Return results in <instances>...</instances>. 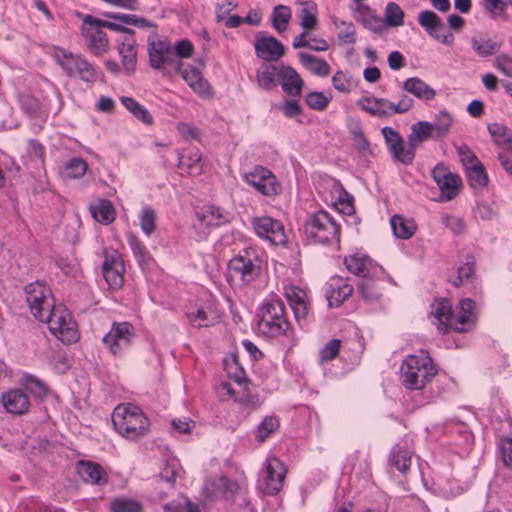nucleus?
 Wrapping results in <instances>:
<instances>
[{
	"instance_id": "nucleus-58",
	"label": "nucleus",
	"mask_w": 512,
	"mask_h": 512,
	"mask_svg": "<svg viewBox=\"0 0 512 512\" xmlns=\"http://www.w3.org/2000/svg\"><path fill=\"white\" fill-rule=\"evenodd\" d=\"M84 22L85 23L96 24L98 26H101L102 28H107L109 30H112V31H115V32H119L122 35L134 34V30H132L130 28H127V27H125V26H123V25H121L119 23L112 22V21L101 20V19H98V18H94L92 16H86L85 19H84Z\"/></svg>"
},
{
	"instance_id": "nucleus-19",
	"label": "nucleus",
	"mask_w": 512,
	"mask_h": 512,
	"mask_svg": "<svg viewBox=\"0 0 512 512\" xmlns=\"http://www.w3.org/2000/svg\"><path fill=\"white\" fill-rule=\"evenodd\" d=\"M290 309L294 313L296 322L300 327H304L311 319L310 315V297L307 286H295L290 283Z\"/></svg>"
},
{
	"instance_id": "nucleus-33",
	"label": "nucleus",
	"mask_w": 512,
	"mask_h": 512,
	"mask_svg": "<svg viewBox=\"0 0 512 512\" xmlns=\"http://www.w3.org/2000/svg\"><path fill=\"white\" fill-rule=\"evenodd\" d=\"M186 316L194 327H208L214 324L219 318L212 304L193 308L187 311Z\"/></svg>"
},
{
	"instance_id": "nucleus-55",
	"label": "nucleus",
	"mask_w": 512,
	"mask_h": 512,
	"mask_svg": "<svg viewBox=\"0 0 512 512\" xmlns=\"http://www.w3.org/2000/svg\"><path fill=\"white\" fill-rule=\"evenodd\" d=\"M415 152L416 149L414 146H410L409 143L406 146L403 141L395 150L391 151L390 154L395 162L410 165L415 158Z\"/></svg>"
},
{
	"instance_id": "nucleus-54",
	"label": "nucleus",
	"mask_w": 512,
	"mask_h": 512,
	"mask_svg": "<svg viewBox=\"0 0 512 512\" xmlns=\"http://www.w3.org/2000/svg\"><path fill=\"white\" fill-rule=\"evenodd\" d=\"M103 276L108 283V285L113 288L117 289L122 287L124 283V272L125 267L124 264H116V267L113 268H103Z\"/></svg>"
},
{
	"instance_id": "nucleus-18",
	"label": "nucleus",
	"mask_w": 512,
	"mask_h": 512,
	"mask_svg": "<svg viewBox=\"0 0 512 512\" xmlns=\"http://www.w3.org/2000/svg\"><path fill=\"white\" fill-rule=\"evenodd\" d=\"M256 234L267 239L272 245L283 246L287 244L285 228L281 222L270 217H260L253 220Z\"/></svg>"
},
{
	"instance_id": "nucleus-30",
	"label": "nucleus",
	"mask_w": 512,
	"mask_h": 512,
	"mask_svg": "<svg viewBox=\"0 0 512 512\" xmlns=\"http://www.w3.org/2000/svg\"><path fill=\"white\" fill-rule=\"evenodd\" d=\"M473 52L481 58L495 55L501 48L502 43L492 39L487 33H477L470 39Z\"/></svg>"
},
{
	"instance_id": "nucleus-29",
	"label": "nucleus",
	"mask_w": 512,
	"mask_h": 512,
	"mask_svg": "<svg viewBox=\"0 0 512 512\" xmlns=\"http://www.w3.org/2000/svg\"><path fill=\"white\" fill-rule=\"evenodd\" d=\"M353 17L365 29L373 33H382L385 30L384 20L363 3H358V5L354 7Z\"/></svg>"
},
{
	"instance_id": "nucleus-17",
	"label": "nucleus",
	"mask_w": 512,
	"mask_h": 512,
	"mask_svg": "<svg viewBox=\"0 0 512 512\" xmlns=\"http://www.w3.org/2000/svg\"><path fill=\"white\" fill-rule=\"evenodd\" d=\"M245 181L264 196H273L281 191L276 177L268 169L256 166L244 175Z\"/></svg>"
},
{
	"instance_id": "nucleus-24",
	"label": "nucleus",
	"mask_w": 512,
	"mask_h": 512,
	"mask_svg": "<svg viewBox=\"0 0 512 512\" xmlns=\"http://www.w3.org/2000/svg\"><path fill=\"white\" fill-rule=\"evenodd\" d=\"M83 36L88 49L95 55L101 56L109 50V39L107 34L101 30V26L93 23H85Z\"/></svg>"
},
{
	"instance_id": "nucleus-9",
	"label": "nucleus",
	"mask_w": 512,
	"mask_h": 512,
	"mask_svg": "<svg viewBox=\"0 0 512 512\" xmlns=\"http://www.w3.org/2000/svg\"><path fill=\"white\" fill-rule=\"evenodd\" d=\"M57 63L69 77H78L86 83H94L97 79L95 67L81 55L61 51L57 54Z\"/></svg>"
},
{
	"instance_id": "nucleus-10",
	"label": "nucleus",
	"mask_w": 512,
	"mask_h": 512,
	"mask_svg": "<svg viewBox=\"0 0 512 512\" xmlns=\"http://www.w3.org/2000/svg\"><path fill=\"white\" fill-rule=\"evenodd\" d=\"M135 336V329L131 323L114 322L102 338V343L111 354L122 355L130 348Z\"/></svg>"
},
{
	"instance_id": "nucleus-6",
	"label": "nucleus",
	"mask_w": 512,
	"mask_h": 512,
	"mask_svg": "<svg viewBox=\"0 0 512 512\" xmlns=\"http://www.w3.org/2000/svg\"><path fill=\"white\" fill-rule=\"evenodd\" d=\"M414 105V100L407 95L393 103L385 98L363 97L357 101V106L363 111L376 117H388L393 114H402L409 111Z\"/></svg>"
},
{
	"instance_id": "nucleus-2",
	"label": "nucleus",
	"mask_w": 512,
	"mask_h": 512,
	"mask_svg": "<svg viewBox=\"0 0 512 512\" xmlns=\"http://www.w3.org/2000/svg\"><path fill=\"white\" fill-rule=\"evenodd\" d=\"M112 423L122 437L135 441L148 433L150 422L143 411L133 404H120L112 413Z\"/></svg>"
},
{
	"instance_id": "nucleus-62",
	"label": "nucleus",
	"mask_w": 512,
	"mask_h": 512,
	"mask_svg": "<svg viewBox=\"0 0 512 512\" xmlns=\"http://www.w3.org/2000/svg\"><path fill=\"white\" fill-rule=\"evenodd\" d=\"M341 347V341L338 339H332L324 345L319 352V358L321 362H327L334 359Z\"/></svg>"
},
{
	"instance_id": "nucleus-37",
	"label": "nucleus",
	"mask_w": 512,
	"mask_h": 512,
	"mask_svg": "<svg viewBox=\"0 0 512 512\" xmlns=\"http://www.w3.org/2000/svg\"><path fill=\"white\" fill-rule=\"evenodd\" d=\"M128 243L141 269H150L154 264V259L146 246L133 235L129 236Z\"/></svg>"
},
{
	"instance_id": "nucleus-41",
	"label": "nucleus",
	"mask_w": 512,
	"mask_h": 512,
	"mask_svg": "<svg viewBox=\"0 0 512 512\" xmlns=\"http://www.w3.org/2000/svg\"><path fill=\"white\" fill-rule=\"evenodd\" d=\"M280 427L278 418L274 415H268L257 425L254 430V436L258 443H263L273 436Z\"/></svg>"
},
{
	"instance_id": "nucleus-64",
	"label": "nucleus",
	"mask_w": 512,
	"mask_h": 512,
	"mask_svg": "<svg viewBox=\"0 0 512 512\" xmlns=\"http://www.w3.org/2000/svg\"><path fill=\"white\" fill-rule=\"evenodd\" d=\"M499 456L505 467L512 469V439H502L499 443Z\"/></svg>"
},
{
	"instance_id": "nucleus-3",
	"label": "nucleus",
	"mask_w": 512,
	"mask_h": 512,
	"mask_svg": "<svg viewBox=\"0 0 512 512\" xmlns=\"http://www.w3.org/2000/svg\"><path fill=\"white\" fill-rule=\"evenodd\" d=\"M400 370L402 384L410 390L423 389L437 372L431 357L423 350L408 355Z\"/></svg>"
},
{
	"instance_id": "nucleus-27",
	"label": "nucleus",
	"mask_w": 512,
	"mask_h": 512,
	"mask_svg": "<svg viewBox=\"0 0 512 512\" xmlns=\"http://www.w3.org/2000/svg\"><path fill=\"white\" fill-rule=\"evenodd\" d=\"M0 402L7 413L23 415L28 412L30 401L28 395L20 388L2 393Z\"/></svg>"
},
{
	"instance_id": "nucleus-15",
	"label": "nucleus",
	"mask_w": 512,
	"mask_h": 512,
	"mask_svg": "<svg viewBox=\"0 0 512 512\" xmlns=\"http://www.w3.org/2000/svg\"><path fill=\"white\" fill-rule=\"evenodd\" d=\"M210 486L213 497H224L227 500H231L237 507L248 506L245 489L238 483L226 477H218L212 482L207 483L205 488L210 490Z\"/></svg>"
},
{
	"instance_id": "nucleus-61",
	"label": "nucleus",
	"mask_w": 512,
	"mask_h": 512,
	"mask_svg": "<svg viewBox=\"0 0 512 512\" xmlns=\"http://www.w3.org/2000/svg\"><path fill=\"white\" fill-rule=\"evenodd\" d=\"M381 132L389 152L395 150L404 141L400 133L392 127L385 126Z\"/></svg>"
},
{
	"instance_id": "nucleus-11",
	"label": "nucleus",
	"mask_w": 512,
	"mask_h": 512,
	"mask_svg": "<svg viewBox=\"0 0 512 512\" xmlns=\"http://www.w3.org/2000/svg\"><path fill=\"white\" fill-rule=\"evenodd\" d=\"M321 189L320 193L324 200L339 212L345 215H351L354 212V198L344 189L340 181L335 178H326L323 180Z\"/></svg>"
},
{
	"instance_id": "nucleus-60",
	"label": "nucleus",
	"mask_w": 512,
	"mask_h": 512,
	"mask_svg": "<svg viewBox=\"0 0 512 512\" xmlns=\"http://www.w3.org/2000/svg\"><path fill=\"white\" fill-rule=\"evenodd\" d=\"M458 157L463 167L466 169L476 166L481 162L467 145H461L457 149Z\"/></svg>"
},
{
	"instance_id": "nucleus-52",
	"label": "nucleus",
	"mask_w": 512,
	"mask_h": 512,
	"mask_svg": "<svg viewBox=\"0 0 512 512\" xmlns=\"http://www.w3.org/2000/svg\"><path fill=\"white\" fill-rule=\"evenodd\" d=\"M88 164L81 158H72L64 166V175L70 179H79L85 175Z\"/></svg>"
},
{
	"instance_id": "nucleus-50",
	"label": "nucleus",
	"mask_w": 512,
	"mask_h": 512,
	"mask_svg": "<svg viewBox=\"0 0 512 512\" xmlns=\"http://www.w3.org/2000/svg\"><path fill=\"white\" fill-rule=\"evenodd\" d=\"M139 223L142 232L146 236H150L156 228V213L150 206H144L139 213Z\"/></svg>"
},
{
	"instance_id": "nucleus-7",
	"label": "nucleus",
	"mask_w": 512,
	"mask_h": 512,
	"mask_svg": "<svg viewBox=\"0 0 512 512\" xmlns=\"http://www.w3.org/2000/svg\"><path fill=\"white\" fill-rule=\"evenodd\" d=\"M42 322H46L51 333L63 343H74L79 338L76 322L62 307H55Z\"/></svg>"
},
{
	"instance_id": "nucleus-46",
	"label": "nucleus",
	"mask_w": 512,
	"mask_h": 512,
	"mask_svg": "<svg viewBox=\"0 0 512 512\" xmlns=\"http://www.w3.org/2000/svg\"><path fill=\"white\" fill-rule=\"evenodd\" d=\"M121 103L129 112H131L137 119H139L143 123H153V117L151 116V114L144 106L138 103L135 99L131 97H122Z\"/></svg>"
},
{
	"instance_id": "nucleus-34",
	"label": "nucleus",
	"mask_w": 512,
	"mask_h": 512,
	"mask_svg": "<svg viewBox=\"0 0 512 512\" xmlns=\"http://www.w3.org/2000/svg\"><path fill=\"white\" fill-rule=\"evenodd\" d=\"M402 88L407 93L412 94L422 101H431L436 96V91L418 77L406 79L402 84Z\"/></svg>"
},
{
	"instance_id": "nucleus-28",
	"label": "nucleus",
	"mask_w": 512,
	"mask_h": 512,
	"mask_svg": "<svg viewBox=\"0 0 512 512\" xmlns=\"http://www.w3.org/2000/svg\"><path fill=\"white\" fill-rule=\"evenodd\" d=\"M178 69L183 80L196 94L201 97L212 95L210 84L203 78L201 72L196 67L189 64H180Z\"/></svg>"
},
{
	"instance_id": "nucleus-22",
	"label": "nucleus",
	"mask_w": 512,
	"mask_h": 512,
	"mask_svg": "<svg viewBox=\"0 0 512 512\" xmlns=\"http://www.w3.org/2000/svg\"><path fill=\"white\" fill-rule=\"evenodd\" d=\"M254 47L256 56L267 62L277 61L285 53V47L280 41L263 32L256 35Z\"/></svg>"
},
{
	"instance_id": "nucleus-32",
	"label": "nucleus",
	"mask_w": 512,
	"mask_h": 512,
	"mask_svg": "<svg viewBox=\"0 0 512 512\" xmlns=\"http://www.w3.org/2000/svg\"><path fill=\"white\" fill-rule=\"evenodd\" d=\"M413 454V450L407 443H399L393 447L389 462L399 472L406 473L412 464Z\"/></svg>"
},
{
	"instance_id": "nucleus-16",
	"label": "nucleus",
	"mask_w": 512,
	"mask_h": 512,
	"mask_svg": "<svg viewBox=\"0 0 512 512\" xmlns=\"http://www.w3.org/2000/svg\"><path fill=\"white\" fill-rule=\"evenodd\" d=\"M418 22L436 41L448 46L454 43L453 33L445 27L442 19L433 11H421L418 15Z\"/></svg>"
},
{
	"instance_id": "nucleus-43",
	"label": "nucleus",
	"mask_w": 512,
	"mask_h": 512,
	"mask_svg": "<svg viewBox=\"0 0 512 512\" xmlns=\"http://www.w3.org/2000/svg\"><path fill=\"white\" fill-rule=\"evenodd\" d=\"M434 131V138L441 139L446 137L453 124V116L446 109L438 111L431 122Z\"/></svg>"
},
{
	"instance_id": "nucleus-63",
	"label": "nucleus",
	"mask_w": 512,
	"mask_h": 512,
	"mask_svg": "<svg viewBox=\"0 0 512 512\" xmlns=\"http://www.w3.org/2000/svg\"><path fill=\"white\" fill-rule=\"evenodd\" d=\"M493 67L506 77L512 78V57L502 53L495 57Z\"/></svg>"
},
{
	"instance_id": "nucleus-8",
	"label": "nucleus",
	"mask_w": 512,
	"mask_h": 512,
	"mask_svg": "<svg viewBox=\"0 0 512 512\" xmlns=\"http://www.w3.org/2000/svg\"><path fill=\"white\" fill-rule=\"evenodd\" d=\"M26 301L33 316L39 321L55 308L51 290L42 282L30 283L25 287Z\"/></svg>"
},
{
	"instance_id": "nucleus-53",
	"label": "nucleus",
	"mask_w": 512,
	"mask_h": 512,
	"mask_svg": "<svg viewBox=\"0 0 512 512\" xmlns=\"http://www.w3.org/2000/svg\"><path fill=\"white\" fill-rule=\"evenodd\" d=\"M488 131L496 144L507 147L511 145L512 134L503 124L492 123L488 125Z\"/></svg>"
},
{
	"instance_id": "nucleus-47",
	"label": "nucleus",
	"mask_w": 512,
	"mask_h": 512,
	"mask_svg": "<svg viewBox=\"0 0 512 512\" xmlns=\"http://www.w3.org/2000/svg\"><path fill=\"white\" fill-rule=\"evenodd\" d=\"M385 28L399 27L404 24V12L401 7L395 2H389L385 7L384 12Z\"/></svg>"
},
{
	"instance_id": "nucleus-20",
	"label": "nucleus",
	"mask_w": 512,
	"mask_h": 512,
	"mask_svg": "<svg viewBox=\"0 0 512 512\" xmlns=\"http://www.w3.org/2000/svg\"><path fill=\"white\" fill-rule=\"evenodd\" d=\"M258 84L265 90H271L281 85L283 92L288 95V68L273 64H263L257 72Z\"/></svg>"
},
{
	"instance_id": "nucleus-57",
	"label": "nucleus",
	"mask_w": 512,
	"mask_h": 512,
	"mask_svg": "<svg viewBox=\"0 0 512 512\" xmlns=\"http://www.w3.org/2000/svg\"><path fill=\"white\" fill-rule=\"evenodd\" d=\"M271 22L273 28L281 33L288 28V9L284 5H278L274 8L271 15Z\"/></svg>"
},
{
	"instance_id": "nucleus-38",
	"label": "nucleus",
	"mask_w": 512,
	"mask_h": 512,
	"mask_svg": "<svg viewBox=\"0 0 512 512\" xmlns=\"http://www.w3.org/2000/svg\"><path fill=\"white\" fill-rule=\"evenodd\" d=\"M298 57L302 66L314 75L325 77L329 74L330 66L325 60L305 52H299Z\"/></svg>"
},
{
	"instance_id": "nucleus-40",
	"label": "nucleus",
	"mask_w": 512,
	"mask_h": 512,
	"mask_svg": "<svg viewBox=\"0 0 512 512\" xmlns=\"http://www.w3.org/2000/svg\"><path fill=\"white\" fill-rule=\"evenodd\" d=\"M301 8L296 13L300 26L305 30H313L317 24V6L313 1L299 2Z\"/></svg>"
},
{
	"instance_id": "nucleus-39",
	"label": "nucleus",
	"mask_w": 512,
	"mask_h": 512,
	"mask_svg": "<svg viewBox=\"0 0 512 512\" xmlns=\"http://www.w3.org/2000/svg\"><path fill=\"white\" fill-rule=\"evenodd\" d=\"M393 234L397 238L409 239L412 237L417 229L414 220L407 219L401 215H394L390 220Z\"/></svg>"
},
{
	"instance_id": "nucleus-45",
	"label": "nucleus",
	"mask_w": 512,
	"mask_h": 512,
	"mask_svg": "<svg viewBox=\"0 0 512 512\" xmlns=\"http://www.w3.org/2000/svg\"><path fill=\"white\" fill-rule=\"evenodd\" d=\"M180 168L186 170L190 175H199L203 168L201 154L198 150H191L179 157Z\"/></svg>"
},
{
	"instance_id": "nucleus-13",
	"label": "nucleus",
	"mask_w": 512,
	"mask_h": 512,
	"mask_svg": "<svg viewBox=\"0 0 512 512\" xmlns=\"http://www.w3.org/2000/svg\"><path fill=\"white\" fill-rule=\"evenodd\" d=\"M286 472L287 470L280 460L276 458L267 460L265 468L259 476L258 488L266 494L274 495L278 493L284 482Z\"/></svg>"
},
{
	"instance_id": "nucleus-49",
	"label": "nucleus",
	"mask_w": 512,
	"mask_h": 512,
	"mask_svg": "<svg viewBox=\"0 0 512 512\" xmlns=\"http://www.w3.org/2000/svg\"><path fill=\"white\" fill-rule=\"evenodd\" d=\"M332 96L324 92L311 91L306 94L304 100L306 105L315 111H324L331 102Z\"/></svg>"
},
{
	"instance_id": "nucleus-31",
	"label": "nucleus",
	"mask_w": 512,
	"mask_h": 512,
	"mask_svg": "<svg viewBox=\"0 0 512 512\" xmlns=\"http://www.w3.org/2000/svg\"><path fill=\"white\" fill-rule=\"evenodd\" d=\"M197 216L199 223L205 228L218 227L229 222V213L213 205L204 206Z\"/></svg>"
},
{
	"instance_id": "nucleus-35",
	"label": "nucleus",
	"mask_w": 512,
	"mask_h": 512,
	"mask_svg": "<svg viewBox=\"0 0 512 512\" xmlns=\"http://www.w3.org/2000/svg\"><path fill=\"white\" fill-rule=\"evenodd\" d=\"M77 466L78 474L84 481L98 485L107 482V474L101 465L91 461H79Z\"/></svg>"
},
{
	"instance_id": "nucleus-1",
	"label": "nucleus",
	"mask_w": 512,
	"mask_h": 512,
	"mask_svg": "<svg viewBox=\"0 0 512 512\" xmlns=\"http://www.w3.org/2000/svg\"><path fill=\"white\" fill-rule=\"evenodd\" d=\"M430 319L441 333L449 330L467 332L472 329L476 320L475 303L469 298L462 299L453 312L449 300H435L431 305Z\"/></svg>"
},
{
	"instance_id": "nucleus-59",
	"label": "nucleus",
	"mask_w": 512,
	"mask_h": 512,
	"mask_svg": "<svg viewBox=\"0 0 512 512\" xmlns=\"http://www.w3.org/2000/svg\"><path fill=\"white\" fill-rule=\"evenodd\" d=\"M20 104L22 110L30 117H42L43 113L41 111L40 104L36 98L29 95H24L20 98Z\"/></svg>"
},
{
	"instance_id": "nucleus-5",
	"label": "nucleus",
	"mask_w": 512,
	"mask_h": 512,
	"mask_svg": "<svg viewBox=\"0 0 512 512\" xmlns=\"http://www.w3.org/2000/svg\"><path fill=\"white\" fill-rule=\"evenodd\" d=\"M304 231L315 243L328 244L339 241V226L325 211L311 215L305 223Z\"/></svg>"
},
{
	"instance_id": "nucleus-36",
	"label": "nucleus",
	"mask_w": 512,
	"mask_h": 512,
	"mask_svg": "<svg viewBox=\"0 0 512 512\" xmlns=\"http://www.w3.org/2000/svg\"><path fill=\"white\" fill-rule=\"evenodd\" d=\"M19 384L34 398L42 400L48 394L46 383L33 374L23 373L19 379Z\"/></svg>"
},
{
	"instance_id": "nucleus-48",
	"label": "nucleus",
	"mask_w": 512,
	"mask_h": 512,
	"mask_svg": "<svg viewBox=\"0 0 512 512\" xmlns=\"http://www.w3.org/2000/svg\"><path fill=\"white\" fill-rule=\"evenodd\" d=\"M375 277L362 278L358 284L359 293L367 302H373L380 296V289Z\"/></svg>"
},
{
	"instance_id": "nucleus-56",
	"label": "nucleus",
	"mask_w": 512,
	"mask_h": 512,
	"mask_svg": "<svg viewBox=\"0 0 512 512\" xmlns=\"http://www.w3.org/2000/svg\"><path fill=\"white\" fill-rule=\"evenodd\" d=\"M110 509L112 512H142V505L136 500L119 497L111 501Z\"/></svg>"
},
{
	"instance_id": "nucleus-23",
	"label": "nucleus",
	"mask_w": 512,
	"mask_h": 512,
	"mask_svg": "<svg viewBox=\"0 0 512 512\" xmlns=\"http://www.w3.org/2000/svg\"><path fill=\"white\" fill-rule=\"evenodd\" d=\"M344 264L349 272L362 278L377 277L382 268L364 254L355 253L345 258Z\"/></svg>"
},
{
	"instance_id": "nucleus-51",
	"label": "nucleus",
	"mask_w": 512,
	"mask_h": 512,
	"mask_svg": "<svg viewBox=\"0 0 512 512\" xmlns=\"http://www.w3.org/2000/svg\"><path fill=\"white\" fill-rule=\"evenodd\" d=\"M468 183L472 188H482L487 185L488 176L482 163L465 170Z\"/></svg>"
},
{
	"instance_id": "nucleus-25",
	"label": "nucleus",
	"mask_w": 512,
	"mask_h": 512,
	"mask_svg": "<svg viewBox=\"0 0 512 512\" xmlns=\"http://www.w3.org/2000/svg\"><path fill=\"white\" fill-rule=\"evenodd\" d=\"M325 296L330 307H339L353 292V287L346 279L333 276L325 284Z\"/></svg>"
},
{
	"instance_id": "nucleus-4",
	"label": "nucleus",
	"mask_w": 512,
	"mask_h": 512,
	"mask_svg": "<svg viewBox=\"0 0 512 512\" xmlns=\"http://www.w3.org/2000/svg\"><path fill=\"white\" fill-rule=\"evenodd\" d=\"M258 317L257 331L266 337L281 336L288 330L285 304L277 297H271L261 306Z\"/></svg>"
},
{
	"instance_id": "nucleus-44",
	"label": "nucleus",
	"mask_w": 512,
	"mask_h": 512,
	"mask_svg": "<svg viewBox=\"0 0 512 512\" xmlns=\"http://www.w3.org/2000/svg\"><path fill=\"white\" fill-rule=\"evenodd\" d=\"M93 218L102 224H110L115 220V209L108 200H99L90 207Z\"/></svg>"
},
{
	"instance_id": "nucleus-42",
	"label": "nucleus",
	"mask_w": 512,
	"mask_h": 512,
	"mask_svg": "<svg viewBox=\"0 0 512 512\" xmlns=\"http://www.w3.org/2000/svg\"><path fill=\"white\" fill-rule=\"evenodd\" d=\"M434 138V131L432 129L431 122L419 121L411 126V133L408 136V142L410 146H414L415 149L428 138Z\"/></svg>"
},
{
	"instance_id": "nucleus-26",
	"label": "nucleus",
	"mask_w": 512,
	"mask_h": 512,
	"mask_svg": "<svg viewBox=\"0 0 512 512\" xmlns=\"http://www.w3.org/2000/svg\"><path fill=\"white\" fill-rule=\"evenodd\" d=\"M148 53L151 67L161 69L173 56V48L167 40L157 39L156 36L148 38Z\"/></svg>"
},
{
	"instance_id": "nucleus-12",
	"label": "nucleus",
	"mask_w": 512,
	"mask_h": 512,
	"mask_svg": "<svg viewBox=\"0 0 512 512\" xmlns=\"http://www.w3.org/2000/svg\"><path fill=\"white\" fill-rule=\"evenodd\" d=\"M260 263L254 252L244 251L229 262V274L238 277L243 284H248L258 277Z\"/></svg>"
},
{
	"instance_id": "nucleus-21",
	"label": "nucleus",
	"mask_w": 512,
	"mask_h": 512,
	"mask_svg": "<svg viewBox=\"0 0 512 512\" xmlns=\"http://www.w3.org/2000/svg\"><path fill=\"white\" fill-rule=\"evenodd\" d=\"M116 49L121 60V66L127 75L136 70L138 44L134 34L121 35L116 39Z\"/></svg>"
},
{
	"instance_id": "nucleus-14",
	"label": "nucleus",
	"mask_w": 512,
	"mask_h": 512,
	"mask_svg": "<svg viewBox=\"0 0 512 512\" xmlns=\"http://www.w3.org/2000/svg\"><path fill=\"white\" fill-rule=\"evenodd\" d=\"M432 177L440 190L441 201H451L459 194L462 180L458 175L450 172L444 164H437L433 168Z\"/></svg>"
}]
</instances>
